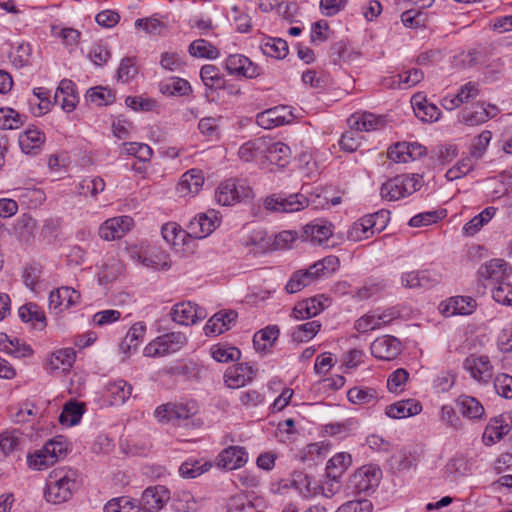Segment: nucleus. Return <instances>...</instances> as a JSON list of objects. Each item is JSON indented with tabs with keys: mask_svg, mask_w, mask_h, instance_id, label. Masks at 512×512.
Instances as JSON below:
<instances>
[{
	"mask_svg": "<svg viewBox=\"0 0 512 512\" xmlns=\"http://www.w3.org/2000/svg\"><path fill=\"white\" fill-rule=\"evenodd\" d=\"M389 212L380 210L370 215H366L359 219L358 222L363 224L366 231L372 236L375 232H381L387 224Z\"/></svg>",
	"mask_w": 512,
	"mask_h": 512,
	"instance_id": "ea45409f",
	"label": "nucleus"
},
{
	"mask_svg": "<svg viewBox=\"0 0 512 512\" xmlns=\"http://www.w3.org/2000/svg\"><path fill=\"white\" fill-rule=\"evenodd\" d=\"M78 472L69 467L52 470L46 481L44 496L47 502L61 504L70 500L78 489Z\"/></svg>",
	"mask_w": 512,
	"mask_h": 512,
	"instance_id": "f257e3e1",
	"label": "nucleus"
},
{
	"mask_svg": "<svg viewBox=\"0 0 512 512\" xmlns=\"http://www.w3.org/2000/svg\"><path fill=\"white\" fill-rule=\"evenodd\" d=\"M211 356L220 363L237 361L241 356L238 348L227 345H215L211 348Z\"/></svg>",
	"mask_w": 512,
	"mask_h": 512,
	"instance_id": "3c124183",
	"label": "nucleus"
},
{
	"mask_svg": "<svg viewBox=\"0 0 512 512\" xmlns=\"http://www.w3.org/2000/svg\"><path fill=\"white\" fill-rule=\"evenodd\" d=\"M509 431L510 427L507 423H504L502 419L494 418L486 426L483 441L486 445H492L500 441Z\"/></svg>",
	"mask_w": 512,
	"mask_h": 512,
	"instance_id": "e433bc0d",
	"label": "nucleus"
},
{
	"mask_svg": "<svg viewBox=\"0 0 512 512\" xmlns=\"http://www.w3.org/2000/svg\"><path fill=\"white\" fill-rule=\"evenodd\" d=\"M492 138V133L488 130L483 131L477 137L473 139L470 148V154L472 157L479 159L486 151Z\"/></svg>",
	"mask_w": 512,
	"mask_h": 512,
	"instance_id": "0e129e2a",
	"label": "nucleus"
},
{
	"mask_svg": "<svg viewBox=\"0 0 512 512\" xmlns=\"http://www.w3.org/2000/svg\"><path fill=\"white\" fill-rule=\"evenodd\" d=\"M351 455L345 452L335 454L326 465V476L341 478L347 468L351 465Z\"/></svg>",
	"mask_w": 512,
	"mask_h": 512,
	"instance_id": "58836bf2",
	"label": "nucleus"
},
{
	"mask_svg": "<svg viewBox=\"0 0 512 512\" xmlns=\"http://www.w3.org/2000/svg\"><path fill=\"white\" fill-rule=\"evenodd\" d=\"M494 388L498 395L506 398H512V376L508 374H499L494 379Z\"/></svg>",
	"mask_w": 512,
	"mask_h": 512,
	"instance_id": "338daca9",
	"label": "nucleus"
},
{
	"mask_svg": "<svg viewBox=\"0 0 512 512\" xmlns=\"http://www.w3.org/2000/svg\"><path fill=\"white\" fill-rule=\"evenodd\" d=\"M371 354L380 360H393L401 351L400 341L390 335L375 339L371 344Z\"/></svg>",
	"mask_w": 512,
	"mask_h": 512,
	"instance_id": "f3484780",
	"label": "nucleus"
},
{
	"mask_svg": "<svg viewBox=\"0 0 512 512\" xmlns=\"http://www.w3.org/2000/svg\"><path fill=\"white\" fill-rule=\"evenodd\" d=\"M145 332L146 326L143 323L133 324L120 344L122 352L129 355L132 351H135L142 342Z\"/></svg>",
	"mask_w": 512,
	"mask_h": 512,
	"instance_id": "7c9ffc66",
	"label": "nucleus"
},
{
	"mask_svg": "<svg viewBox=\"0 0 512 512\" xmlns=\"http://www.w3.org/2000/svg\"><path fill=\"white\" fill-rule=\"evenodd\" d=\"M260 48L264 55L275 59H283L288 54V44L281 38H268L261 43Z\"/></svg>",
	"mask_w": 512,
	"mask_h": 512,
	"instance_id": "37998d69",
	"label": "nucleus"
},
{
	"mask_svg": "<svg viewBox=\"0 0 512 512\" xmlns=\"http://www.w3.org/2000/svg\"><path fill=\"white\" fill-rule=\"evenodd\" d=\"M497 208L493 206L486 207L478 215L474 216L468 221L464 227L463 232L467 236H473L478 233L485 225H487L495 216Z\"/></svg>",
	"mask_w": 512,
	"mask_h": 512,
	"instance_id": "473e14b6",
	"label": "nucleus"
},
{
	"mask_svg": "<svg viewBox=\"0 0 512 512\" xmlns=\"http://www.w3.org/2000/svg\"><path fill=\"white\" fill-rule=\"evenodd\" d=\"M132 258L144 267L151 268L153 270L166 271L171 268V259L169 254L164 251H155L149 255L132 254Z\"/></svg>",
	"mask_w": 512,
	"mask_h": 512,
	"instance_id": "a878e982",
	"label": "nucleus"
},
{
	"mask_svg": "<svg viewBox=\"0 0 512 512\" xmlns=\"http://www.w3.org/2000/svg\"><path fill=\"white\" fill-rule=\"evenodd\" d=\"M203 183L204 177L201 170L191 169L181 176L176 190L181 197L194 196L200 191Z\"/></svg>",
	"mask_w": 512,
	"mask_h": 512,
	"instance_id": "412c9836",
	"label": "nucleus"
},
{
	"mask_svg": "<svg viewBox=\"0 0 512 512\" xmlns=\"http://www.w3.org/2000/svg\"><path fill=\"white\" fill-rule=\"evenodd\" d=\"M381 470L375 466H363L352 477L351 484L359 493L368 492L378 486Z\"/></svg>",
	"mask_w": 512,
	"mask_h": 512,
	"instance_id": "dca6fc26",
	"label": "nucleus"
},
{
	"mask_svg": "<svg viewBox=\"0 0 512 512\" xmlns=\"http://www.w3.org/2000/svg\"><path fill=\"white\" fill-rule=\"evenodd\" d=\"M248 454L244 447L229 446L217 457V466L225 470L238 469L246 464Z\"/></svg>",
	"mask_w": 512,
	"mask_h": 512,
	"instance_id": "6ab92c4d",
	"label": "nucleus"
},
{
	"mask_svg": "<svg viewBox=\"0 0 512 512\" xmlns=\"http://www.w3.org/2000/svg\"><path fill=\"white\" fill-rule=\"evenodd\" d=\"M321 324L314 320L299 325L292 333V339L295 342H307L311 340L320 330Z\"/></svg>",
	"mask_w": 512,
	"mask_h": 512,
	"instance_id": "603ef678",
	"label": "nucleus"
},
{
	"mask_svg": "<svg viewBox=\"0 0 512 512\" xmlns=\"http://www.w3.org/2000/svg\"><path fill=\"white\" fill-rule=\"evenodd\" d=\"M264 142L263 137L244 143L238 151L240 159L250 162L258 157H263Z\"/></svg>",
	"mask_w": 512,
	"mask_h": 512,
	"instance_id": "49530a36",
	"label": "nucleus"
},
{
	"mask_svg": "<svg viewBox=\"0 0 512 512\" xmlns=\"http://www.w3.org/2000/svg\"><path fill=\"white\" fill-rule=\"evenodd\" d=\"M169 500L170 491L163 485H156L147 487L139 501L145 512H158Z\"/></svg>",
	"mask_w": 512,
	"mask_h": 512,
	"instance_id": "1a4fd4ad",
	"label": "nucleus"
},
{
	"mask_svg": "<svg viewBox=\"0 0 512 512\" xmlns=\"http://www.w3.org/2000/svg\"><path fill=\"white\" fill-rule=\"evenodd\" d=\"M76 354L72 348H62L51 354L48 358L46 367L51 372H67L75 362Z\"/></svg>",
	"mask_w": 512,
	"mask_h": 512,
	"instance_id": "393cba45",
	"label": "nucleus"
},
{
	"mask_svg": "<svg viewBox=\"0 0 512 512\" xmlns=\"http://www.w3.org/2000/svg\"><path fill=\"white\" fill-rule=\"evenodd\" d=\"M264 148L263 157L270 164L280 168H285L291 160V150L288 145L280 141H273L263 137Z\"/></svg>",
	"mask_w": 512,
	"mask_h": 512,
	"instance_id": "4468645a",
	"label": "nucleus"
},
{
	"mask_svg": "<svg viewBox=\"0 0 512 512\" xmlns=\"http://www.w3.org/2000/svg\"><path fill=\"white\" fill-rule=\"evenodd\" d=\"M214 219H217L214 211L198 214L187 225V235L195 239L207 237L216 228Z\"/></svg>",
	"mask_w": 512,
	"mask_h": 512,
	"instance_id": "a211bd4d",
	"label": "nucleus"
},
{
	"mask_svg": "<svg viewBox=\"0 0 512 512\" xmlns=\"http://www.w3.org/2000/svg\"><path fill=\"white\" fill-rule=\"evenodd\" d=\"M279 336V328L276 325L267 326L255 333L253 344L257 351L266 352L270 349Z\"/></svg>",
	"mask_w": 512,
	"mask_h": 512,
	"instance_id": "f704fd0d",
	"label": "nucleus"
},
{
	"mask_svg": "<svg viewBox=\"0 0 512 512\" xmlns=\"http://www.w3.org/2000/svg\"><path fill=\"white\" fill-rule=\"evenodd\" d=\"M196 405L194 402L187 403H167L161 405L155 410V417L160 422H172L180 424L196 414Z\"/></svg>",
	"mask_w": 512,
	"mask_h": 512,
	"instance_id": "423d86ee",
	"label": "nucleus"
},
{
	"mask_svg": "<svg viewBox=\"0 0 512 512\" xmlns=\"http://www.w3.org/2000/svg\"><path fill=\"white\" fill-rule=\"evenodd\" d=\"M86 98L97 105H108L113 103L115 96L106 88L95 87L87 91Z\"/></svg>",
	"mask_w": 512,
	"mask_h": 512,
	"instance_id": "680f3d73",
	"label": "nucleus"
},
{
	"mask_svg": "<svg viewBox=\"0 0 512 512\" xmlns=\"http://www.w3.org/2000/svg\"><path fill=\"white\" fill-rule=\"evenodd\" d=\"M409 378V373L404 368H398L387 379V388L392 393H401Z\"/></svg>",
	"mask_w": 512,
	"mask_h": 512,
	"instance_id": "13d9d810",
	"label": "nucleus"
},
{
	"mask_svg": "<svg viewBox=\"0 0 512 512\" xmlns=\"http://www.w3.org/2000/svg\"><path fill=\"white\" fill-rule=\"evenodd\" d=\"M332 236V226L327 222L307 224L303 229V239L313 244L322 245Z\"/></svg>",
	"mask_w": 512,
	"mask_h": 512,
	"instance_id": "cd10ccee",
	"label": "nucleus"
},
{
	"mask_svg": "<svg viewBox=\"0 0 512 512\" xmlns=\"http://www.w3.org/2000/svg\"><path fill=\"white\" fill-rule=\"evenodd\" d=\"M293 114L288 106H276L260 112L256 116V123L264 129H272L290 123Z\"/></svg>",
	"mask_w": 512,
	"mask_h": 512,
	"instance_id": "9b49d317",
	"label": "nucleus"
},
{
	"mask_svg": "<svg viewBox=\"0 0 512 512\" xmlns=\"http://www.w3.org/2000/svg\"><path fill=\"white\" fill-rule=\"evenodd\" d=\"M460 413L469 419H480L484 414V407L474 397L461 395L456 401Z\"/></svg>",
	"mask_w": 512,
	"mask_h": 512,
	"instance_id": "72a5a7b5",
	"label": "nucleus"
},
{
	"mask_svg": "<svg viewBox=\"0 0 512 512\" xmlns=\"http://www.w3.org/2000/svg\"><path fill=\"white\" fill-rule=\"evenodd\" d=\"M348 400L357 405L368 404L377 399L376 390L369 387H353L347 392Z\"/></svg>",
	"mask_w": 512,
	"mask_h": 512,
	"instance_id": "de8ad7c7",
	"label": "nucleus"
},
{
	"mask_svg": "<svg viewBox=\"0 0 512 512\" xmlns=\"http://www.w3.org/2000/svg\"><path fill=\"white\" fill-rule=\"evenodd\" d=\"M228 512H253V505L245 495H235L227 503Z\"/></svg>",
	"mask_w": 512,
	"mask_h": 512,
	"instance_id": "774afa93",
	"label": "nucleus"
},
{
	"mask_svg": "<svg viewBox=\"0 0 512 512\" xmlns=\"http://www.w3.org/2000/svg\"><path fill=\"white\" fill-rule=\"evenodd\" d=\"M189 53L194 57L215 59L219 56L217 48L205 39H198L189 45Z\"/></svg>",
	"mask_w": 512,
	"mask_h": 512,
	"instance_id": "09e8293b",
	"label": "nucleus"
},
{
	"mask_svg": "<svg viewBox=\"0 0 512 512\" xmlns=\"http://www.w3.org/2000/svg\"><path fill=\"white\" fill-rule=\"evenodd\" d=\"M348 124L356 131H373L384 127L385 120L373 113H355L348 118Z\"/></svg>",
	"mask_w": 512,
	"mask_h": 512,
	"instance_id": "5701e85b",
	"label": "nucleus"
},
{
	"mask_svg": "<svg viewBox=\"0 0 512 512\" xmlns=\"http://www.w3.org/2000/svg\"><path fill=\"white\" fill-rule=\"evenodd\" d=\"M163 239L173 246L179 245L180 242L184 241L187 232L183 231L179 225L170 222L163 225L162 230Z\"/></svg>",
	"mask_w": 512,
	"mask_h": 512,
	"instance_id": "4d7b16f0",
	"label": "nucleus"
},
{
	"mask_svg": "<svg viewBox=\"0 0 512 512\" xmlns=\"http://www.w3.org/2000/svg\"><path fill=\"white\" fill-rule=\"evenodd\" d=\"M411 105L415 116L422 122H434L440 118V109L435 104L428 102L421 93L412 96Z\"/></svg>",
	"mask_w": 512,
	"mask_h": 512,
	"instance_id": "aec40b11",
	"label": "nucleus"
},
{
	"mask_svg": "<svg viewBox=\"0 0 512 512\" xmlns=\"http://www.w3.org/2000/svg\"><path fill=\"white\" fill-rule=\"evenodd\" d=\"M19 317L24 322H40L44 325L45 316L34 303H27L19 308Z\"/></svg>",
	"mask_w": 512,
	"mask_h": 512,
	"instance_id": "052dcab7",
	"label": "nucleus"
},
{
	"mask_svg": "<svg viewBox=\"0 0 512 512\" xmlns=\"http://www.w3.org/2000/svg\"><path fill=\"white\" fill-rule=\"evenodd\" d=\"M141 509L140 501L128 496L114 498L104 506V512H139Z\"/></svg>",
	"mask_w": 512,
	"mask_h": 512,
	"instance_id": "a19ab883",
	"label": "nucleus"
},
{
	"mask_svg": "<svg viewBox=\"0 0 512 512\" xmlns=\"http://www.w3.org/2000/svg\"><path fill=\"white\" fill-rule=\"evenodd\" d=\"M478 275L490 285L497 286L509 278L510 269L503 259H492L480 266Z\"/></svg>",
	"mask_w": 512,
	"mask_h": 512,
	"instance_id": "f8f14e48",
	"label": "nucleus"
},
{
	"mask_svg": "<svg viewBox=\"0 0 512 512\" xmlns=\"http://www.w3.org/2000/svg\"><path fill=\"white\" fill-rule=\"evenodd\" d=\"M492 295L496 302L512 306V283L505 280L492 289Z\"/></svg>",
	"mask_w": 512,
	"mask_h": 512,
	"instance_id": "69168bd1",
	"label": "nucleus"
},
{
	"mask_svg": "<svg viewBox=\"0 0 512 512\" xmlns=\"http://www.w3.org/2000/svg\"><path fill=\"white\" fill-rule=\"evenodd\" d=\"M80 301V293L71 287H60L50 292L49 295V309L54 314L61 313L73 306H76Z\"/></svg>",
	"mask_w": 512,
	"mask_h": 512,
	"instance_id": "ddd939ff",
	"label": "nucleus"
},
{
	"mask_svg": "<svg viewBox=\"0 0 512 512\" xmlns=\"http://www.w3.org/2000/svg\"><path fill=\"white\" fill-rule=\"evenodd\" d=\"M45 141V135L38 129H28L19 136V146L25 154H37Z\"/></svg>",
	"mask_w": 512,
	"mask_h": 512,
	"instance_id": "c756f323",
	"label": "nucleus"
},
{
	"mask_svg": "<svg viewBox=\"0 0 512 512\" xmlns=\"http://www.w3.org/2000/svg\"><path fill=\"white\" fill-rule=\"evenodd\" d=\"M416 461L417 459L413 455L411 450L403 448L390 458V465L392 469H395L397 471H403L410 469L412 466H414L416 464Z\"/></svg>",
	"mask_w": 512,
	"mask_h": 512,
	"instance_id": "8fccbe9b",
	"label": "nucleus"
},
{
	"mask_svg": "<svg viewBox=\"0 0 512 512\" xmlns=\"http://www.w3.org/2000/svg\"><path fill=\"white\" fill-rule=\"evenodd\" d=\"M170 315L176 323L188 326L205 319L207 312L197 304L187 301L175 304Z\"/></svg>",
	"mask_w": 512,
	"mask_h": 512,
	"instance_id": "6e6552de",
	"label": "nucleus"
},
{
	"mask_svg": "<svg viewBox=\"0 0 512 512\" xmlns=\"http://www.w3.org/2000/svg\"><path fill=\"white\" fill-rule=\"evenodd\" d=\"M293 483L305 497L313 496L318 493V485H313L312 478L306 474L296 473L293 478Z\"/></svg>",
	"mask_w": 512,
	"mask_h": 512,
	"instance_id": "bf43d9fd",
	"label": "nucleus"
},
{
	"mask_svg": "<svg viewBox=\"0 0 512 512\" xmlns=\"http://www.w3.org/2000/svg\"><path fill=\"white\" fill-rule=\"evenodd\" d=\"M420 177L417 174H401L387 180L380 190L381 197L389 201H396L409 196L419 190Z\"/></svg>",
	"mask_w": 512,
	"mask_h": 512,
	"instance_id": "7ed1b4c3",
	"label": "nucleus"
},
{
	"mask_svg": "<svg viewBox=\"0 0 512 512\" xmlns=\"http://www.w3.org/2000/svg\"><path fill=\"white\" fill-rule=\"evenodd\" d=\"M225 68L229 74L245 78H256L261 74V68L242 54L229 55L225 61Z\"/></svg>",
	"mask_w": 512,
	"mask_h": 512,
	"instance_id": "9d476101",
	"label": "nucleus"
},
{
	"mask_svg": "<svg viewBox=\"0 0 512 512\" xmlns=\"http://www.w3.org/2000/svg\"><path fill=\"white\" fill-rule=\"evenodd\" d=\"M187 343V337L181 332H170L151 341L144 348L146 357H163L178 352Z\"/></svg>",
	"mask_w": 512,
	"mask_h": 512,
	"instance_id": "20e7f679",
	"label": "nucleus"
},
{
	"mask_svg": "<svg viewBox=\"0 0 512 512\" xmlns=\"http://www.w3.org/2000/svg\"><path fill=\"white\" fill-rule=\"evenodd\" d=\"M463 365L471 376L478 381L486 380L492 375V365L487 356L470 355L465 359Z\"/></svg>",
	"mask_w": 512,
	"mask_h": 512,
	"instance_id": "4be33fe9",
	"label": "nucleus"
},
{
	"mask_svg": "<svg viewBox=\"0 0 512 512\" xmlns=\"http://www.w3.org/2000/svg\"><path fill=\"white\" fill-rule=\"evenodd\" d=\"M216 200L223 206L234 205L246 199L253 197V190L234 179H228L222 182L215 193Z\"/></svg>",
	"mask_w": 512,
	"mask_h": 512,
	"instance_id": "39448f33",
	"label": "nucleus"
},
{
	"mask_svg": "<svg viewBox=\"0 0 512 512\" xmlns=\"http://www.w3.org/2000/svg\"><path fill=\"white\" fill-rule=\"evenodd\" d=\"M68 452V444L63 436H57L49 440L41 449L27 456L29 468L44 470L64 459Z\"/></svg>",
	"mask_w": 512,
	"mask_h": 512,
	"instance_id": "f03ea898",
	"label": "nucleus"
},
{
	"mask_svg": "<svg viewBox=\"0 0 512 512\" xmlns=\"http://www.w3.org/2000/svg\"><path fill=\"white\" fill-rule=\"evenodd\" d=\"M133 219L129 216H119L106 220L99 227V236L105 241L120 239L131 228Z\"/></svg>",
	"mask_w": 512,
	"mask_h": 512,
	"instance_id": "2eb2a0df",
	"label": "nucleus"
},
{
	"mask_svg": "<svg viewBox=\"0 0 512 512\" xmlns=\"http://www.w3.org/2000/svg\"><path fill=\"white\" fill-rule=\"evenodd\" d=\"M159 90L164 95H187L191 91L189 82L183 78H171L159 84Z\"/></svg>",
	"mask_w": 512,
	"mask_h": 512,
	"instance_id": "a18cd8bd",
	"label": "nucleus"
},
{
	"mask_svg": "<svg viewBox=\"0 0 512 512\" xmlns=\"http://www.w3.org/2000/svg\"><path fill=\"white\" fill-rule=\"evenodd\" d=\"M422 406L415 400H402L386 407L385 414L393 419H402L417 415L421 412Z\"/></svg>",
	"mask_w": 512,
	"mask_h": 512,
	"instance_id": "c85d7f7f",
	"label": "nucleus"
},
{
	"mask_svg": "<svg viewBox=\"0 0 512 512\" xmlns=\"http://www.w3.org/2000/svg\"><path fill=\"white\" fill-rule=\"evenodd\" d=\"M23 124L21 115L12 108H0V129H18Z\"/></svg>",
	"mask_w": 512,
	"mask_h": 512,
	"instance_id": "6e6d98bb",
	"label": "nucleus"
},
{
	"mask_svg": "<svg viewBox=\"0 0 512 512\" xmlns=\"http://www.w3.org/2000/svg\"><path fill=\"white\" fill-rule=\"evenodd\" d=\"M316 278L317 275L312 270L311 266L306 270L296 271L292 274L291 278L286 284L285 290L289 294L297 293L310 285Z\"/></svg>",
	"mask_w": 512,
	"mask_h": 512,
	"instance_id": "2f4dec72",
	"label": "nucleus"
},
{
	"mask_svg": "<svg viewBox=\"0 0 512 512\" xmlns=\"http://www.w3.org/2000/svg\"><path fill=\"white\" fill-rule=\"evenodd\" d=\"M200 77L204 85L209 89L217 90L226 88V81L215 65L206 64L202 66Z\"/></svg>",
	"mask_w": 512,
	"mask_h": 512,
	"instance_id": "4c0bfd02",
	"label": "nucleus"
},
{
	"mask_svg": "<svg viewBox=\"0 0 512 512\" xmlns=\"http://www.w3.org/2000/svg\"><path fill=\"white\" fill-rule=\"evenodd\" d=\"M132 386L124 380L109 383L107 386V398L111 405H122L130 397Z\"/></svg>",
	"mask_w": 512,
	"mask_h": 512,
	"instance_id": "c9c22d12",
	"label": "nucleus"
},
{
	"mask_svg": "<svg viewBox=\"0 0 512 512\" xmlns=\"http://www.w3.org/2000/svg\"><path fill=\"white\" fill-rule=\"evenodd\" d=\"M441 307L443 314L447 316L468 315L474 311L476 301L471 297L456 296L450 298L447 304H441Z\"/></svg>",
	"mask_w": 512,
	"mask_h": 512,
	"instance_id": "bb28decb",
	"label": "nucleus"
},
{
	"mask_svg": "<svg viewBox=\"0 0 512 512\" xmlns=\"http://www.w3.org/2000/svg\"><path fill=\"white\" fill-rule=\"evenodd\" d=\"M253 376L254 371L251 366L238 364L226 370L224 381L229 388H239L250 382Z\"/></svg>",
	"mask_w": 512,
	"mask_h": 512,
	"instance_id": "b1692460",
	"label": "nucleus"
},
{
	"mask_svg": "<svg viewBox=\"0 0 512 512\" xmlns=\"http://www.w3.org/2000/svg\"><path fill=\"white\" fill-rule=\"evenodd\" d=\"M463 121L470 126L479 125L486 122L488 114L486 113L485 104H477L473 110L466 111L462 114Z\"/></svg>",
	"mask_w": 512,
	"mask_h": 512,
	"instance_id": "e2e57ef3",
	"label": "nucleus"
},
{
	"mask_svg": "<svg viewBox=\"0 0 512 512\" xmlns=\"http://www.w3.org/2000/svg\"><path fill=\"white\" fill-rule=\"evenodd\" d=\"M308 205V198L300 193L291 194L287 197L274 194L268 196L264 201V207L271 212H297L308 207Z\"/></svg>",
	"mask_w": 512,
	"mask_h": 512,
	"instance_id": "0eeeda50",
	"label": "nucleus"
},
{
	"mask_svg": "<svg viewBox=\"0 0 512 512\" xmlns=\"http://www.w3.org/2000/svg\"><path fill=\"white\" fill-rule=\"evenodd\" d=\"M83 412L84 407L82 404L76 401H69L65 404L59 416V422L66 426L76 425L80 422Z\"/></svg>",
	"mask_w": 512,
	"mask_h": 512,
	"instance_id": "c03bdc74",
	"label": "nucleus"
},
{
	"mask_svg": "<svg viewBox=\"0 0 512 512\" xmlns=\"http://www.w3.org/2000/svg\"><path fill=\"white\" fill-rule=\"evenodd\" d=\"M36 220L28 214H23L16 222L14 229L17 238L22 242H30L35 235Z\"/></svg>",
	"mask_w": 512,
	"mask_h": 512,
	"instance_id": "79ce46f5",
	"label": "nucleus"
},
{
	"mask_svg": "<svg viewBox=\"0 0 512 512\" xmlns=\"http://www.w3.org/2000/svg\"><path fill=\"white\" fill-rule=\"evenodd\" d=\"M105 189V182L101 177H90L83 179L78 185L80 195L87 196L90 194L95 197Z\"/></svg>",
	"mask_w": 512,
	"mask_h": 512,
	"instance_id": "5fc2aeb1",
	"label": "nucleus"
},
{
	"mask_svg": "<svg viewBox=\"0 0 512 512\" xmlns=\"http://www.w3.org/2000/svg\"><path fill=\"white\" fill-rule=\"evenodd\" d=\"M22 440V433L19 430L4 431L0 434V449L7 455L17 450Z\"/></svg>",
	"mask_w": 512,
	"mask_h": 512,
	"instance_id": "864d4df0",
	"label": "nucleus"
}]
</instances>
